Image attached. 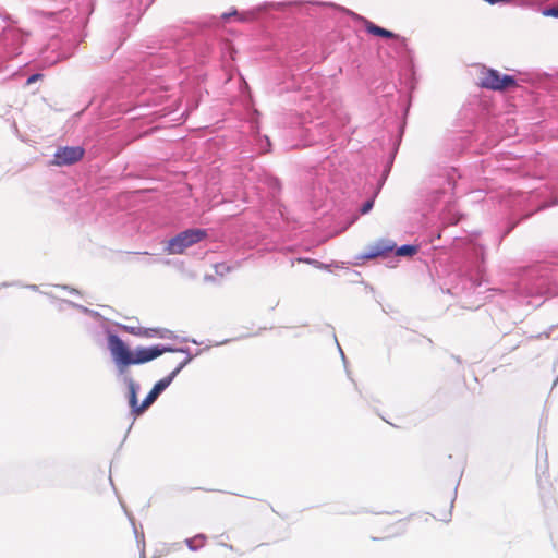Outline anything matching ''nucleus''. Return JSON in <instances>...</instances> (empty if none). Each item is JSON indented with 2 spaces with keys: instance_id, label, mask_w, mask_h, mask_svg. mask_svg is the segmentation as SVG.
<instances>
[{
  "instance_id": "7ed1b4c3",
  "label": "nucleus",
  "mask_w": 558,
  "mask_h": 558,
  "mask_svg": "<svg viewBox=\"0 0 558 558\" xmlns=\"http://www.w3.org/2000/svg\"><path fill=\"white\" fill-rule=\"evenodd\" d=\"M108 341L116 364L121 369L132 365L133 352L129 350L126 344L116 335H111Z\"/></svg>"
},
{
  "instance_id": "f8f14e48",
  "label": "nucleus",
  "mask_w": 558,
  "mask_h": 558,
  "mask_svg": "<svg viewBox=\"0 0 558 558\" xmlns=\"http://www.w3.org/2000/svg\"><path fill=\"white\" fill-rule=\"evenodd\" d=\"M206 541V537L204 535H197L193 538H190L186 541V544L190 549L196 550L197 548H201L204 546Z\"/></svg>"
},
{
  "instance_id": "39448f33",
  "label": "nucleus",
  "mask_w": 558,
  "mask_h": 558,
  "mask_svg": "<svg viewBox=\"0 0 558 558\" xmlns=\"http://www.w3.org/2000/svg\"><path fill=\"white\" fill-rule=\"evenodd\" d=\"M396 248V243L389 239H379L365 247L363 258L374 259L385 257Z\"/></svg>"
},
{
  "instance_id": "f3484780",
  "label": "nucleus",
  "mask_w": 558,
  "mask_h": 558,
  "mask_svg": "<svg viewBox=\"0 0 558 558\" xmlns=\"http://www.w3.org/2000/svg\"><path fill=\"white\" fill-rule=\"evenodd\" d=\"M484 1L489 4H496L498 2H510V0H484Z\"/></svg>"
},
{
  "instance_id": "9d476101",
  "label": "nucleus",
  "mask_w": 558,
  "mask_h": 558,
  "mask_svg": "<svg viewBox=\"0 0 558 558\" xmlns=\"http://www.w3.org/2000/svg\"><path fill=\"white\" fill-rule=\"evenodd\" d=\"M158 398V393L155 392L153 389L149 391V393L146 396L142 404L136 410V416L141 415L146 409H148L155 400Z\"/></svg>"
},
{
  "instance_id": "4468645a",
  "label": "nucleus",
  "mask_w": 558,
  "mask_h": 558,
  "mask_svg": "<svg viewBox=\"0 0 558 558\" xmlns=\"http://www.w3.org/2000/svg\"><path fill=\"white\" fill-rule=\"evenodd\" d=\"M373 206H374L373 199L365 202L361 208V214H363V215L367 214L373 208Z\"/></svg>"
},
{
  "instance_id": "0eeeda50",
  "label": "nucleus",
  "mask_w": 558,
  "mask_h": 558,
  "mask_svg": "<svg viewBox=\"0 0 558 558\" xmlns=\"http://www.w3.org/2000/svg\"><path fill=\"white\" fill-rule=\"evenodd\" d=\"M365 28H366L367 33H369L374 36H380V37H385V38L395 39V40L399 41L400 46H402V47L407 46L405 37H402L398 34H395V33L386 29V28H383V27L374 24L373 22H366Z\"/></svg>"
},
{
  "instance_id": "1a4fd4ad",
  "label": "nucleus",
  "mask_w": 558,
  "mask_h": 558,
  "mask_svg": "<svg viewBox=\"0 0 558 558\" xmlns=\"http://www.w3.org/2000/svg\"><path fill=\"white\" fill-rule=\"evenodd\" d=\"M129 404L133 414L136 415V410L140 405L137 404V385L133 380L129 383Z\"/></svg>"
},
{
  "instance_id": "2eb2a0df",
  "label": "nucleus",
  "mask_w": 558,
  "mask_h": 558,
  "mask_svg": "<svg viewBox=\"0 0 558 558\" xmlns=\"http://www.w3.org/2000/svg\"><path fill=\"white\" fill-rule=\"evenodd\" d=\"M545 15L547 16H555V17H558V9L557 8H551V9H548L544 12Z\"/></svg>"
},
{
  "instance_id": "6e6552de",
  "label": "nucleus",
  "mask_w": 558,
  "mask_h": 558,
  "mask_svg": "<svg viewBox=\"0 0 558 558\" xmlns=\"http://www.w3.org/2000/svg\"><path fill=\"white\" fill-rule=\"evenodd\" d=\"M191 361V357H185L179 365L168 375L163 377L159 381L155 384L153 390L158 393V396L172 383L173 378L181 372V369Z\"/></svg>"
},
{
  "instance_id": "9b49d317",
  "label": "nucleus",
  "mask_w": 558,
  "mask_h": 558,
  "mask_svg": "<svg viewBox=\"0 0 558 558\" xmlns=\"http://www.w3.org/2000/svg\"><path fill=\"white\" fill-rule=\"evenodd\" d=\"M418 248L415 245H402L397 248L396 254L398 256H413L417 253Z\"/></svg>"
},
{
  "instance_id": "a211bd4d",
  "label": "nucleus",
  "mask_w": 558,
  "mask_h": 558,
  "mask_svg": "<svg viewBox=\"0 0 558 558\" xmlns=\"http://www.w3.org/2000/svg\"><path fill=\"white\" fill-rule=\"evenodd\" d=\"M305 263L317 265L319 264L317 260H311V259H302Z\"/></svg>"
},
{
  "instance_id": "dca6fc26",
  "label": "nucleus",
  "mask_w": 558,
  "mask_h": 558,
  "mask_svg": "<svg viewBox=\"0 0 558 558\" xmlns=\"http://www.w3.org/2000/svg\"><path fill=\"white\" fill-rule=\"evenodd\" d=\"M39 78H41V74H33L31 75L28 78H27V84H33L35 83L36 81H38Z\"/></svg>"
},
{
  "instance_id": "423d86ee",
  "label": "nucleus",
  "mask_w": 558,
  "mask_h": 558,
  "mask_svg": "<svg viewBox=\"0 0 558 558\" xmlns=\"http://www.w3.org/2000/svg\"><path fill=\"white\" fill-rule=\"evenodd\" d=\"M168 351H171V349L160 345L150 348H137L133 353L132 364H143L150 362Z\"/></svg>"
},
{
  "instance_id": "f03ea898",
  "label": "nucleus",
  "mask_w": 558,
  "mask_h": 558,
  "mask_svg": "<svg viewBox=\"0 0 558 558\" xmlns=\"http://www.w3.org/2000/svg\"><path fill=\"white\" fill-rule=\"evenodd\" d=\"M480 86L492 90H505L517 86V82L511 75H501L494 69H483L480 77Z\"/></svg>"
},
{
  "instance_id": "f257e3e1",
  "label": "nucleus",
  "mask_w": 558,
  "mask_h": 558,
  "mask_svg": "<svg viewBox=\"0 0 558 558\" xmlns=\"http://www.w3.org/2000/svg\"><path fill=\"white\" fill-rule=\"evenodd\" d=\"M207 236L203 229H187L169 240L167 252L169 254H182L187 247L201 242Z\"/></svg>"
},
{
  "instance_id": "ddd939ff",
  "label": "nucleus",
  "mask_w": 558,
  "mask_h": 558,
  "mask_svg": "<svg viewBox=\"0 0 558 558\" xmlns=\"http://www.w3.org/2000/svg\"><path fill=\"white\" fill-rule=\"evenodd\" d=\"M215 271L217 275H225L227 272H230L231 271V267L229 265H227L226 263H220V264H217L215 266Z\"/></svg>"
},
{
  "instance_id": "20e7f679",
  "label": "nucleus",
  "mask_w": 558,
  "mask_h": 558,
  "mask_svg": "<svg viewBox=\"0 0 558 558\" xmlns=\"http://www.w3.org/2000/svg\"><path fill=\"white\" fill-rule=\"evenodd\" d=\"M84 157V149L81 146L60 147L53 156L52 165L68 166L80 161Z\"/></svg>"
}]
</instances>
